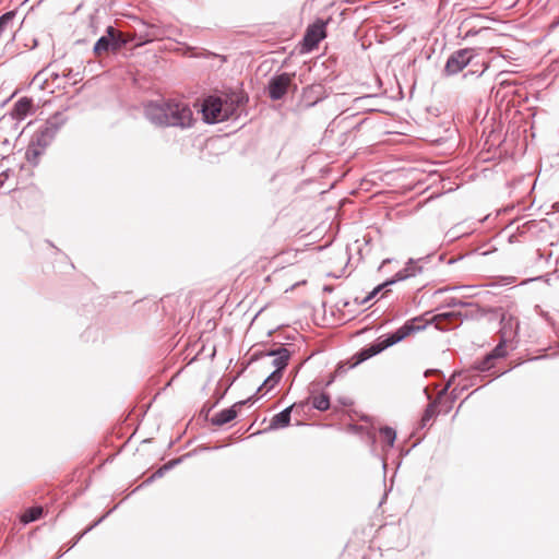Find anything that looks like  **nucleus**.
Masks as SVG:
<instances>
[{
  "instance_id": "nucleus-13",
  "label": "nucleus",
  "mask_w": 559,
  "mask_h": 559,
  "mask_svg": "<svg viewBox=\"0 0 559 559\" xmlns=\"http://www.w3.org/2000/svg\"><path fill=\"white\" fill-rule=\"evenodd\" d=\"M307 402L294 403L293 405L286 407L278 414L274 415L270 421L269 429H281L285 428L290 423V414L295 408H304Z\"/></svg>"
},
{
  "instance_id": "nucleus-24",
  "label": "nucleus",
  "mask_w": 559,
  "mask_h": 559,
  "mask_svg": "<svg viewBox=\"0 0 559 559\" xmlns=\"http://www.w3.org/2000/svg\"><path fill=\"white\" fill-rule=\"evenodd\" d=\"M437 413L436 402L428 404L420 420L421 427L428 426L430 420L437 416Z\"/></svg>"
},
{
  "instance_id": "nucleus-29",
  "label": "nucleus",
  "mask_w": 559,
  "mask_h": 559,
  "mask_svg": "<svg viewBox=\"0 0 559 559\" xmlns=\"http://www.w3.org/2000/svg\"><path fill=\"white\" fill-rule=\"evenodd\" d=\"M472 370L475 372H486L489 370V353H487L481 361L475 362L472 367Z\"/></svg>"
},
{
  "instance_id": "nucleus-11",
  "label": "nucleus",
  "mask_w": 559,
  "mask_h": 559,
  "mask_svg": "<svg viewBox=\"0 0 559 559\" xmlns=\"http://www.w3.org/2000/svg\"><path fill=\"white\" fill-rule=\"evenodd\" d=\"M415 275V266L413 265H408L406 266L404 270L402 271H399L395 276L390 280V281H386L380 285H378L376 288H373V290H371L366 297L359 299L358 297H356L354 299L355 304L359 305V306H365L367 305L371 299H373L384 287L391 285V284H394L395 282L397 281H402V280H405L409 276H413Z\"/></svg>"
},
{
  "instance_id": "nucleus-31",
  "label": "nucleus",
  "mask_w": 559,
  "mask_h": 559,
  "mask_svg": "<svg viewBox=\"0 0 559 559\" xmlns=\"http://www.w3.org/2000/svg\"><path fill=\"white\" fill-rule=\"evenodd\" d=\"M457 314H460V316H461V314H462V312H461V311H457V312H456V311L442 312V313L437 314V316L435 317V320L439 322V321H440V320H442V319H450V318L456 317Z\"/></svg>"
},
{
  "instance_id": "nucleus-34",
  "label": "nucleus",
  "mask_w": 559,
  "mask_h": 559,
  "mask_svg": "<svg viewBox=\"0 0 559 559\" xmlns=\"http://www.w3.org/2000/svg\"><path fill=\"white\" fill-rule=\"evenodd\" d=\"M469 372H471V377H473V378H484V379L487 378V374L481 376L480 374L481 372H475L472 369L469 370ZM479 382H483V379H479Z\"/></svg>"
},
{
  "instance_id": "nucleus-15",
  "label": "nucleus",
  "mask_w": 559,
  "mask_h": 559,
  "mask_svg": "<svg viewBox=\"0 0 559 559\" xmlns=\"http://www.w3.org/2000/svg\"><path fill=\"white\" fill-rule=\"evenodd\" d=\"M245 402H238L234 404L229 408H225L221 412H218L216 415H214L211 419L212 425L214 426H223L225 424L230 423L233 419L236 418L238 411L237 407L240 405H243Z\"/></svg>"
},
{
  "instance_id": "nucleus-17",
  "label": "nucleus",
  "mask_w": 559,
  "mask_h": 559,
  "mask_svg": "<svg viewBox=\"0 0 559 559\" xmlns=\"http://www.w3.org/2000/svg\"><path fill=\"white\" fill-rule=\"evenodd\" d=\"M32 108L33 100L28 97H22L14 104L11 115L14 119L22 120L31 114Z\"/></svg>"
},
{
  "instance_id": "nucleus-36",
  "label": "nucleus",
  "mask_w": 559,
  "mask_h": 559,
  "mask_svg": "<svg viewBox=\"0 0 559 559\" xmlns=\"http://www.w3.org/2000/svg\"><path fill=\"white\" fill-rule=\"evenodd\" d=\"M498 166H499V164H496V165H493V166L491 167V175H497V174H498V169H497V168H498Z\"/></svg>"
},
{
  "instance_id": "nucleus-21",
  "label": "nucleus",
  "mask_w": 559,
  "mask_h": 559,
  "mask_svg": "<svg viewBox=\"0 0 559 559\" xmlns=\"http://www.w3.org/2000/svg\"><path fill=\"white\" fill-rule=\"evenodd\" d=\"M311 405L318 411H326L330 407V397L326 393H321L311 399Z\"/></svg>"
},
{
  "instance_id": "nucleus-23",
  "label": "nucleus",
  "mask_w": 559,
  "mask_h": 559,
  "mask_svg": "<svg viewBox=\"0 0 559 559\" xmlns=\"http://www.w3.org/2000/svg\"><path fill=\"white\" fill-rule=\"evenodd\" d=\"M43 514V508L41 507H33L27 509L23 515L21 516V521L25 524L34 522L38 520Z\"/></svg>"
},
{
  "instance_id": "nucleus-16",
  "label": "nucleus",
  "mask_w": 559,
  "mask_h": 559,
  "mask_svg": "<svg viewBox=\"0 0 559 559\" xmlns=\"http://www.w3.org/2000/svg\"><path fill=\"white\" fill-rule=\"evenodd\" d=\"M323 98H325V92L321 84L310 85L304 91V99L307 102V107L316 105Z\"/></svg>"
},
{
  "instance_id": "nucleus-9",
  "label": "nucleus",
  "mask_w": 559,
  "mask_h": 559,
  "mask_svg": "<svg viewBox=\"0 0 559 559\" xmlns=\"http://www.w3.org/2000/svg\"><path fill=\"white\" fill-rule=\"evenodd\" d=\"M493 31L495 28L491 27V67H500L501 60L511 58L509 55L511 51L509 49L503 50L502 45L514 43V39L502 34H492Z\"/></svg>"
},
{
  "instance_id": "nucleus-8",
  "label": "nucleus",
  "mask_w": 559,
  "mask_h": 559,
  "mask_svg": "<svg viewBox=\"0 0 559 559\" xmlns=\"http://www.w3.org/2000/svg\"><path fill=\"white\" fill-rule=\"evenodd\" d=\"M295 73H282L273 76L267 86L269 96L273 100L282 99L293 83Z\"/></svg>"
},
{
  "instance_id": "nucleus-25",
  "label": "nucleus",
  "mask_w": 559,
  "mask_h": 559,
  "mask_svg": "<svg viewBox=\"0 0 559 559\" xmlns=\"http://www.w3.org/2000/svg\"><path fill=\"white\" fill-rule=\"evenodd\" d=\"M447 302H448V306L471 309L469 312H473L474 309L478 310V306L474 301H463L461 299L452 297Z\"/></svg>"
},
{
  "instance_id": "nucleus-28",
  "label": "nucleus",
  "mask_w": 559,
  "mask_h": 559,
  "mask_svg": "<svg viewBox=\"0 0 559 559\" xmlns=\"http://www.w3.org/2000/svg\"><path fill=\"white\" fill-rule=\"evenodd\" d=\"M380 436L382 437V439L390 445L392 447L394 441H395V438H396V433H395V430L391 427H383L380 429Z\"/></svg>"
},
{
  "instance_id": "nucleus-37",
  "label": "nucleus",
  "mask_w": 559,
  "mask_h": 559,
  "mask_svg": "<svg viewBox=\"0 0 559 559\" xmlns=\"http://www.w3.org/2000/svg\"><path fill=\"white\" fill-rule=\"evenodd\" d=\"M456 379V376H453L452 379L449 381L448 386H450Z\"/></svg>"
},
{
  "instance_id": "nucleus-33",
  "label": "nucleus",
  "mask_w": 559,
  "mask_h": 559,
  "mask_svg": "<svg viewBox=\"0 0 559 559\" xmlns=\"http://www.w3.org/2000/svg\"><path fill=\"white\" fill-rule=\"evenodd\" d=\"M501 3L500 5L508 9L513 7L516 3V0H499Z\"/></svg>"
},
{
  "instance_id": "nucleus-22",
  "label": "nucleus",
  "mask_w": 559,
  "mask_h": 559,
  "mask_svg": "<svg viewBox=\"0 0 559 559\" xmlns=\"http://www.w3.org/2000/svg\"><path fill=\"white\" fill-rule=\"evenodd\" d=\"M110 46H112V39L107 34V36H102L94 46V52L97 56H100L103 52H107L110 50Z\"/></svg>"
},
{
  "instance_id": "nucleus-38",
  "label": "nucleus",
  "mask_w": 559,
  "mask_h": 559,
  "mask_svg": "<svg viewBox=\"0 0 559 559\" xmlns=\"http://www.w3.org/2000/svg\"><path fill=\"white\" fill-rule=\"evenodd\" d=\"M71 73V70H68V74L63 73V76H68Z\"/></svg>"
},
{
  "instance_id": "nucleus-30",
  "label": "nucleus",
  "mask_w": 559,
  "mask_h": 559,
  "mask_svg": "<svg viewBox=\"0 0 559 559\" xmlns=\"http://www.w3.org/2000/svg\"><path fill=\"white\" fill-rule=\"evenodd\" d=\"M487 68H488V66L484 62L481 64L480 70H469L464 74V78H468V76L479 78L486 72Z\"/></svg>"
},
{
  "instance_id": "nucleus-18",
  "label": "nucleus",
  "mask_w": 559,
  "mask_h": 559,
  "mask_svg": "<svg viewBox=\"0 0 559 559\" xmlns=\"http://www.w3.org/2000/svg\"><path fill=\"white\" fill-rule=\"evenodd\" d=\"M51 67L52 63H49L46 68L38 71L35 74L33 82H38L41 88H46L49 79H51L53 82L57 81L60 75L57 71H52Z\"/></svg>"
},
{
  "instance_id": "nucleus-1",
  "label": "nucleus",
  "mask_w": 559,
  "mask_h": 559,
  "mask_svg": "<svg viewBox=\"0 0 559 559\" xmlns=\"http://www.w3.org/2000/svg\"><path fill=\"white\" fill-rule=\"evenodd\" d=\"M145 117L157 127L188 129L195 119L190 105L180 99L150 102L144 107Z\"/></svg>"
},
{
  "instance_id": "nucleus-14",
  "label": "nucleus",
  "mask_w": 559,
  "mask_h": 559,
  "mask_svg": "<svg viewBox=\"0 0 559 559\" xmlns=\"http://www.w3.org/2000/svg\"><path fill=\"white\" fill-rule=\"evenodd\" d=\"M143 27L144 29L136 34L139 37V41L136 43L138 46L160 39L165 35L164 31L159 26L143 24Z\"/></svg>"
},
{
  "instance_id": "nucleus-19",
  "label": "nucleus",
  "mask_w": 559,
  "mask_h": 559,
  "mask_svg": "<svg viewBox=\"0 0 559 559\" xmlns=\"http://www.w3.org/2000/svg\"><path fill=\"white\" fill-rule=\"evenodd\" d=\"M245 100H246L245 97L242 95H240V94L226 95L223 98V103L225 105V108H230L231 109L230 117L233 115H235V112H236L238 107L243 105Z\"/></svg>"
},
{
  "instance_id": "nucleus-7",
  "label": "nucleus",
  "mask_w": 559,
  "mask_h": 559,
  "mask_svg": "<svg viewBox=\"0 0 559 559\" xmlns=\"http://www.w3.org/2000/svg\"><path fill=\"white\" fill-rule=\"evenodd\" d=\"M473 56L471 49H460L454 51L447 60L444 66L445 75H454L461 72L472 62Z\"/></svg>"
},
{
  "instance_id": "nucleus-4",
  "label": "nucleus",
  "mask_w": 559,
  "mask_h": 559,
  "mask_svg": "<svg viewBox=\"0 0 559 559\" xmlns=\"http://www.w3.org/2000/svg\"><path fill=\"white\" fill-rule=\"evenodd\" d=\"M498 319L500 324L499 343L491 349V360L506 356L504 346L514 340L518 330V322L511 314L503 311L502 308H491V321Z\"/></svg>"
},
{
  "instance_id": "nucleus-35",
  "label": "nucleus",
  "mask_w": 559,
  "mask_h": 559,
  "mask_svg": "<svg viewBox=\"0 0 559 559\" xmlns=\"http://www.w3.org/2000/svg\"><path fill=\"white\" fill-rule=\"evenodd\" d=\"M502 373L503 372H496V371H493V365L491 364V373H490L491 381L493 380V377H499Z\"/></svg>"
},
{
  "instance_id": "nucleus-20",
  "label": "nucleus",
  "mask_w": 559,
  "mask_h": 559,
  "mask_svg": "<svg viewBox=\"0 0 559 559\" xmlns=\"http://www.w3.org/2000/svg\"><path fill=\"white\" fill-rule=\"evenodd\" d=\"M45 150L41 147H37V145L29 142L26 152L25 158L33 166L38 165L40 156L44 154Z\"/></svg>"
},
{
  "instance_id": "nucleus-10",
  "label": "nucleus",
  "mask_w": 559,
  "mask_h": 559,
  "mask_svg": "<svg viewBox=\"0 0 559 559\" xmlns=\"http://www.w3.org/2000/svg\"><path fill=\"white\" fill-rule=\"evenodd\" d=\"M58 131L59 126L52 120H48L33 134L31 143L46 150L52 143Z\"/></svg>"
},
{
  "instance_id": "nucleus-5",
  "label": "nucleus",
  "mask_w": 559,
  "mask_h": 559,
  "mask_svg": "<svg viewBox=\"0 0 559 559\" xmlns=\"http://www.w3.org/2000/svg\"><path fill=\"white\" fill-rule=\"evenodd\" d=\"M265 356L274 357L272 360V366L275 368L273 372L264 380L258 391H271L282 379L283 370L286 368L288 360L290 358V352L284 347L280 346L275 349L269 350L265 353Z\"/></svg>"
},
{
  "instance_id": "nucleus-27",
  "label": "nucleus",
  "mask_w": 559,
  "mask_h": 559,
  "mask_svg": "<svg viewBox=\"0 0 559 559\" xmlns=\"http://www.w3.org/2000/svg\"><path fill=\"white\" fill-rule=\"evenodd\" d=\"M516 281L514 276H491V288L496 286L512 285Z\"/></svg>"
},
{
  "instance_id": "nucleus-39",
  "label": "nucleus",
  "mask_w": 559,
  "mask_h": 559,
  "mask_svg": "<svg viewBox=\"0 0 559 559\" xmlns=\"http://www.w3.org/2000/svg\"><path fill=\"white\" fill-rule=\"evenodd\" d=\"M488 139H489V136H486V138H485V141H484V143H485V144H487V143H488Z\"/></svg>"
},
{
  "instance_id": "nucleus-26",
  "label": "nucleus",
  "mask_w": 559,
  "mask_h": 559,
  "mask_svg": "<svg viewBox=\"0 0 559 559\" xmlns=\"http://www.w3.org/2000/svg\"><path fill=\"white\" fill-rule=\"evenodd\" d=\"M107 34L112 39V46H110V50L116 51V50L120 49L124 44H127L126 39H121L120 34L118 37H116V32H115L114 27L109 26L107 28Z\"/></svg>"
},
{
  "instance_id": "nucleus-32",
  "label": "nucleus",
  "mask_w": 559,
  "mask_h": 559,
  "mask_svg": "<svg viewBox=\"0 0 559 559\" xmlns=\"http://www.w3.org/2000/svg\"><path fill=\"white\" fill-rule=\"evenodd\" d=\"M98 524V522H95L94 524H92L91 526H88L84 532H82L80 535H78L75 537V540L73 543V546L87 533L90 532L94 526H96Z\"/></svg>"
},
{
  "instance_id": "nucleus-2",
  "label": "nucleus",
  "mask_w": 559,
  "mask_h": 559,
  "mask_svg": "<svg viewBox=\"0 0 559 559\" xmlns=\"http://www.w3.org/2000/svg\"><path fill=\"white\" fill-rule=\"evenodd\" d=\"M503 71H501L496 78L495 82H497L500 87L495 93L497 111L499 114V120H496V112L491 116V147L498 142L499 147L492 152L491 151V162L496 158V154L501 155L500 145L504 142L501 139L502 129L504 121L509 120V107L513 102V91L511 90V84L502 79Z\"/></svg>"
},
{
  "instance_id": "nucleus-12",
  "label": "nucleus",
  "mask_w": 559,
  "mask_h": 559,
  "mask_svg": "<svg viewBox=\"0 0 559 559\" xmlns=\"http://www.w3.org/2000/svg\"><path fill=\"white\" fill-rule=\"evenodd\" d=\"M325 37V23L323 21H317L312 25H309L305 37L304 45L308 50L313 49L318 46L321 39Z\"/></svg>"
},
{
  "instance_id": "nucleus-3",
  "label": "nucleus",
  "mask_w": 559,
  "mask_h": 559,
  "mask_svg": "<svg viewBox=\"0 0 559 559\" xmlns=\"http://www.w3.org/2000/svg\"><path fill=\"white\" fill-rule=\"evenodd\" d=\"M421 322L423 320L420 318L411 319L406 321L396 331L378 337L373 344L369 345L366 348H362L359 353H357L354 356L355 361L350 365V368L371 358L374 355H378L388 347L402 342L413 333L424 330L426 324H423Z\"/></svg>"
},
{
  "instance_id": "nucleus-6",
  "label": "nucleus",
  "mask_w": 559,
  "mask_h": 559,
  "mask_svg": "<svg viewBox=\"0 0 559 559\" xmlns=\"http://www.w3.org/2000/svg\"><path fill=\"white\" fill-rule=\"evenodd\" d=\"M202 111L207 121L216 122L229 119L231 109L225 108L222 97L210 96L204 100Z\"/></svg>"
}]
</instances>
